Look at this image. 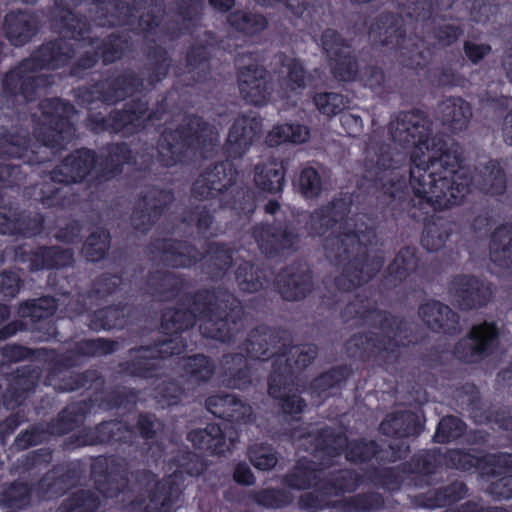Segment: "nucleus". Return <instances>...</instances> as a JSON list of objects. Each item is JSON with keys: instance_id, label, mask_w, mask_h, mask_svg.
Masks as SVG:
<instances>
[{"instance_id": "48", "label": "nucleus", "mask_w": 512, "mask_h": 512, "mask_svg": "<svg viewBox=\"0 0 512 512\" xmlns=\"http://www.w3.org/2000/svg\"><path fill=\"white\" fill-rule=\"evenodd\" d=\"M304 506H307V507H322V505H320L318 503H305Z\"/></svg>"}, {"instance_id": "28", "label": "nucleus", "mask_w": 512, "mask_h": 512, "mask_svg": "<svg viewBox=\"0 0 512 512\" xmlns=\"http://www.w3.org/2000/svg\"><path fill=\"white\" fill-rule=\"evenodd\" d=\"M188 372L197 379H207L212 374L209 360L203 355H197L186 361Z\"/></svg>"}, {"instance_id": "26", "label": "nucleus", "mask_w": 512, "mask_h": 512, "mask_svg": "<svg viewBox=\"0 0 512 512\" xmlns=\"http://www.w3.org/2000/svg\"><path fill=\"white\" fill-rule=\"evenodd\" d=\"M250 460L259 470H269L276 465L277 458L272 449L266 446L256 447L250 450Z\"/></svg>"}, {"instance_id": "46", "label": "nucleus", "mask_w": 512, "mask_h": 512, "mask_svg": "<svg viewBox=\"0 0 512 512\" xmlns=\"http://www.w3.org/2000/svg\"><path fill=\"white\" fill-rule=\"evenodd\" d=\"M402 266H403V268H405V265H403V257H402V256H400V257H398V258L395 260V262H394V264L392 265V268H391V269H392L393 271L395 270V272H396V273L401 274V273L399 272V269H400Z\"/></svg>"}, {"instance_id": "53", "label": "nucleus", "mask_w": 512, "mask_h": 512, "mask_svg": "<svg viewBox=\"0 0 512 512\" xmlns=\"http://www.w3.org/2000/svg\"><path fill=\"white\" fill-rule=\"evenodd\" d=\"M111 60H112V58H111V57H109L108 55H106V56L104 57V61H107V62H108V61H111Z\"/></svg>"}, {"instance_id": "5", "label": "nucleus", "mask_w": 512, "mask_h": 512, "mask_svg": "<svg viewBox=\"0 0 512 512\" xmlns=\"http://www.w3.org/2000/svg\"><path fill=\"white\" fill-rule=\"evenodd\" d=\"M239 89L247 101L259 105L269 96L265 71L262 68L248 67L240 72Z\"/></svg>"}, {"instance_id": "59", "label": "nucleus", "mask_w": 512, "mask_h": 512, "mask_svg": "<svg viewBox=\"0 0 512 512\" xmlns=\"http://www.w3.org/2000/svg\"><path fill=\"white\" fill-rule=\"evenodd\" d=\"M183 327H184V325L179 324V325H178V327H177V329H182Z\"/></svg>"}, {"instance_id": "29", "label": "nucleus", "mask_w": 512, "mask_h": 512, "mask_svg": "<svg viewBox=\"0 0 512 512\" xmlns=\"http://www.w3.org/2000/svg\"><path fill=\"white\" fill-rule=\"evenodd\" d=\"M291 356L297 357V359L294 360V363H287V366L292 369L294 366L296 368H303L308 363L311 362L312 359L316 356V348L311 345H303L299 347H294L290 351Z\"/></svg>"}, {"instance_id": "20", "label": "nucleus", "mask_w": 512, "mask_h": 512, "mask_svg": "<svg viewBox=\"0 0 512 512\" xmlns=\"http://www.w3.org/2000/svg\"><path fill=\"white\" fill-rule=\"evenodd\" d=\"M229 21L236 29L248 34H253L266 27V20L259 15L247 14L244 12L235 13L230 16Z\"/></svg>"}, {"instance_id": "56", "label": "nucleus", "mask_w": 512, "mask_h": 512, "mask_svg": "<svg viewBox=\"0 0 512 512\" xmlns=\"http://www.w3.org/2000/svg\"><path fill=\"white\" fill-rule=\"evenodd\" d=\"M180 316H181V315H180L179 313H177V314H176V320H175L176 322H179V320H180Z\"/></svg>"}, {"instance_id": "16", "label": "nucleus", "mask_w": 512, "mask_h": 512, "mask_svg": "<svg viewBox=\"0 0 512 512\" xmlns=\"http://www.w3.org/2000/svg\"><path fill=\"white\" fill-rule=\"evenodd\" d=\"M284 181V170L281 164L271 162L265 167H257L255 182L263 191L277 193L281 191Z\"/></svg>"}, {"instance_id": "25", "label": "nucleus", "mask_w": 512, "mask_h": 512, "mask_svg": "<svg viewBox=\"0 0 512 512\" xmlns=\"http://www.w3.org/2000/svg\"><path fill=\"white\" fill-rule=\"evenodd\" d=\"M97 505V500L92 494L81 492L69 499L62 509L64 512H93Z\"/></svg>"}, {"instance_id": "38", "label": "nucleus", "mask_w": 512, "mask_h": 512, "mask_svg": "<svg viewBox=\"0 0 512 512\" xmlns=\"http://www.w3.org/2000/svg\"><path fill=\"white\" fill-rule=\"evenodd\" d=\"M139 424H140V429H141V433L143 434V436L146 438H151L153 436V434L155 433V429H154L155 423H153L147 417H142Z\"/></svg>"}, {"instance_id": "44", "label": "nucleus", "mask_w": 512, "mask_h": 512, "mask_svg": "<svg viewBox=\"0 0 512 512\" xmlns=\"http://www.w3.org/2000/svg\"><path fill=\"white\" fill-rule=\"evenodd\" d=\"M207 325H208V321L200 325V329L203 331L204 335L211 337V338H216L219 340L224 339V337L222 335H220L219 333L208 332Z\"/></svg>"}, {"instance_id": "18", "label": "nucleus", "mask_w": 512, "mask_h": 512, "mask_svg": "<svg viewBox=\"0 0 512 512\" xmlns=\"http://www.w3.org/2000/svg\"><path fill=\"white\" fill-rule=\"evenodd\" d=\"M94 155L89 150H81L66 160L63 169L71 170L70 180L73 182L84 178L94 166Z\"/></svg>"}, {"instance_id": "54", "label": "nucleus", "mask_w": 512, "mask_h": 512, "mask_svg": "<svg viewBox=\"0 0 512 512\" xmlns=\"http://www.w3.org/2000/svg\"><path fill=\"white\" fill-rule=\"evenodd\" d=\"M506 484H510L512 482V478H507V479H504Z\"/></svg>"}, {"instance_id": "6", "label": "nucleus", "mask_w": 512, "mask_h": 512, "mask_svg": "<svg viewBox=\"0 0 512 512\" xmlns=\"http://www.w3.org/2000/svg\"><path fill=\"white\" fill-rule=\"evenodd\" d=\"M260 130V123L255 118L237 119L228 135L227 150L235 156L243 154L253 142Z\"/></svg>"}, {"instance_id": "10", "label": "nucleus", "mask_w": 512, "mask_h": 512, "mask_svg": "<svg viewBox=\"0 0 512 512\" xmlns=\"http://www.w3.org/2000/svg\"><path fill=\"white\" fill-rule=\"evenodd\" d=\"M419 314L423 321L433 330L451 329L456 322V315L451 309L436 301L421 306Z\"/></svg>"}, {"instance_id": "27", "label": "nucleus", "mask_w": 512, "mask_h": 512, "mask_svg": "<svg viewBox=\"0 0 512 512\" xmlns=\"http://www.w3.org/2000/svg\"><path fill=\"white\" fill-rule=\"evenodd\" d=\"M333 208H327L319 212L314 213L310 219V230L317 235L325 234L329 226L334 230L336 226V220L331 217Z\"/></svg>"}, {"instance_id": "24", "label": "nucleus", "mask_w": 512, "mask_h": 512, "mask_svg": "<svg viewBox=\"0 0 512 512\" xmlns=\"http://www.w3.org/2000/svg\"><path fill=\"white\" fill-rule=\"evenodd\" d=\"M299 188L306 198H314L320 193L321 182L314 169L306 168L301 172Z\"/></svg>"}, {"instance_id": "9", "label": "nucleus", "mask_w": 512, "mask_h": 512, "mask_svg": "<svg viewBox=\"0 0 512 512\" xmlns=\"http://www.w3.org/2000/svg\"><path fill=\"white\" fill-rule=\"evenodd\" d=\"M207 407L214 415L227 417L233 421H241L250 414L251 408L238 401L233 395L212 397L207 401Z\"/></svg>"}, {"instance_id": "51", "label": "nucleus", "mask_w": 512, "mask_h": 512, "mask_svg": "<svg viewBox=\"0 0 512 512\" xmlns=\"http://www.w3.org/2000/svg\"><path fill=\"white\" fill-rule=\"evenodd\" d=\"M101 343H102V340H96V341H93V344H94V345H96V346H98V345H99V344H101Z\"/></svg>"}, {"instance_id": "8", "label": "nucleus", "mask_w": 512, "mask_h": 512, "mask_svg": "<svg viewBox=\"0 0 512 512\" xmlns=\"http://www.w3.org/2000/svg\"><path fill=\"white\" fill-rule=\"evenodd\" d=\"M441 112L443 121L455 132L466 129L472 116L469 103L460 98L444 101L441 105Z\"/></svg>"}, {"instance_id": "4", "label": "nucleus", "mask_w": 512, "mask_h": 512, "mask_svg": "<svg viewBox=\"0 0 512 512\" xmlns=\"http://www.w3.org/2000/svg\"><path fill=\"white\" fill-rule=\"evenodd\" d=\"M451 291L455 301L463 309L483 305L491 296L490 287L473 277H458L452 284Z\"/></svg>"}, {"instance_id": "57", "label": "nucleus", "mask_w": 512, "mask_h": 512, "mask_svg": "<svg viewBox=\"0 0 512 512\" xmlns=\"http://www.w3.org/2000/svg\"><path fill=\"white\" fill-rule=\"evenodd\" d=\"M5 277H6V275H1L0 276V283H3V280H4Z\"/></svg>"}, {"instance_id": "40", "label": "nucleus", "mask_w": 512, "mask_h": 512, "mask_svg": "<svg viewBox=\"0 0 512 512\" xmlns=\"http://www.w3.org/2000/svg\"><path fill=\"white\" fill-rule=\"evenodd\" d=\"M503 135L505 141L512 145V111L508 114L504 121Z\"/></svg>"}, {"instance_id": "14", "label": "nucleus", "mask_w": 512, "mask_h": 512, "mask_svg": "<svg viewBox=\"0 0 512 512\" xmlns=\"http://www.w3.org/2000/svg\"><path fill=\"white\" fill-rule=\"evenodd\" d=\"M283 382L282 375H272L269 380V394L282 401V408L286 413L302 411L303 401L298 395L291 393V388Z\"/></svg>"}, {"instance_id": "19", "label": "nucleus", "mask_w": 512, "mask_h": 512, "mask_svg": "<svg viewBox=\"0 0 512 512\" xmlns=\"http://www.w3.org/2000/svg\"><path fill=\"white\" fill-rule=\"evenodd\" d=\"M255 239L261 251L266 254L274 250L285 249L292 246V240L289 235L278 236L272 233L270 228H257L255 230Z\"/></svg>"}, {"instance_id": "31", "label": "nucleus", "mask_w": 512, "mask_h": 512, "mask_svg": "<svg viewBox=\"0 0 512 512\" xmlns=\"http://www.w3.org/2000/svg\"><path fill=\"white\" fill-rule=\"evenodd\" d=\"M42 108L43 113L48 116H53L54 114L59 117L68 116L71 111V107L60 100H50L43 104Z\"/></svg>"}, {"instance_id": "12", "label": "nucleus", "mask_w": 512, "mask_h": 512, "mask_svg": "<svg viewBox=\"0 0 512 512\" xmlns=\"http://www.w3.org/2000/svg\"><path fill=\"white\" fill-rule=\"evenodd\" d=\"M281 73L287 75L283 85L288 98L299 94L300 90L308 85L317 86L312 76H304L302 65L294 59L287 60L282 67Z\"/></svg>"}, {"instance_id": "41", "label": "nucleus", "mask_w": 512, "mask_h": 512, "mask_svg": "<svg viewBox=\"0 0 512 512\" xmlns=\"http://www.w3.org/2000/svg\"><path fill=\"white\" fill-rule=\"evenodd\" d=\"M210 3L215 9L226 11L233 6L234 0H210Z\"/></svg>"}, {"instance_id": "35", "label": "nucleus", "mask_w": 512, "mask_h": 512, "mask_svg": "<svg viewBox=\"0 0 512 512\" xmlns=\"http://www.w3.org/2000/svg\"><path fill=\"white\" fill-rule=\"evenodd\" d=\"M259 501L266 505L271 507H281L285 504L284 501L278 499V492L274 490H269L263 493V495L259 498Z\"/></svg>"}, {"instance_id": "22", "label": "nucleus", "mask_w": 512, "mask_h": 512, "mask_svg": "<svg viewBox=\"0 0 512 512\" xmlns=\"http://www.w3.org/2000/svg\"><path fill=\"white\" fill-rule=\"evenodd\" d=\"M464 423L456 417L443 418L437 428L435 440L437 442H447L458 438L464 432Z\"/></svg>"}, {"instance_id": "43", "label": "nucleus", "mask_w": 512, "mask_h": 512, "mask_svg": "<svg viewBox=\"0 0 512 512\" xmlns=\"http://www.w3.org/2000/svg\"><path fill=\"white\" fill-rule=\"evenodd\" d=\"M303 476H304L305 480L294 479L295 476H292L289 479L290 485L292 487H295V488H298V489H304V488L308 487V484H307V481H306V478H307L306 473H303Z\"/></svg>"}, {"instance_id": "2", "label": "nucleus", "mask_w": 512, "mask_h": 512, "mask_svg": "<svg viewBox=\"0 0 512 512\" xmlns=\"http://www.w3.org/2000/svg\"><path fill=\"white\" fill-rule=\"evenodd\" d=\"M497 335V329L493 324L475 326L469 337L457 344L455 353L463 361L474 362L495 348Z\"/></svg>"}, {"instance_id": "42", "label": "nucleus", "mask_w": 512, "mask_h": 512, "mask_svg": "<svg viewBox=\"0 0 512 512\" xmlns=\"http://www.w3.org/2000/svg\"><path fill=\"white\" fill-rule=\"evenodd\" d=\"M36 307L37 308H44V307H46L47 310H48L46 312V315L52 314L54 312V309H55L54 301L52 299H48V298L39 300L37 302V304H34V309H36Z\"/></svg>"}, {"instance_id": "47", "label": "nucleus", "mask_w": 512, "mask_h": 512, "mask_svg": "<svg viewBox=\"0 0 512 512\" xmlns=\"http://www.w3.org/2000/svg\"><path fill=\"white\" fill-rule=\"evenodd\" d=\"M278 204L276 202H269L267 203V205L265 206V211L267 213H270V214H273L276 212V210L278 209Z\"/></svg>"}, {"instance_id": "3", "label": "nucleus", "mask_w": 512, "mask_h": 512, "mask_svg": "<svg viewBox=\"0 0 512 512\" xmlns=\"http://www.w3.org/2000/svg\"><path fill=\"white\" fill-rule=\"evenodd\" d=\"M322 45L329 57H335L332 63L334 76L342 81L351 80L356 71L355 63L348 57V47L345 46L334 31H326L322 36Z\"/></svg>"}, {"instance_id": "39", "label": "nucleus", "mask_w": 512, "mask_h": 512, "mask_svg": "<svg viewBox=\"0 0 512 512\" xmlns=\"http://www.w3.org/2000/svg\"><path fill=\"white\" fill-rule=\"evenodd\" d=\"M38 443V439L32 432H26L17 438V446L20 448H26L29 445H35Z\"/></svg>"}, {"instance_id": "21", "label": "nucleus", "mask_w": 512, "mask_h": 512, "mask_svg": "<svg viewBox=\"0 0 512 512\" xmlns=\"http://www.w3.org/2000/svg\"><path fill=\"white\" fill-rule=\"evenodd\" d=\"M317 109L327 115H336L347 106V101L342 95L336 93H322L314 97Z\"/></svg>"}, {"instance_id": "15", "label": "nucleus", "mask_w": 512, "mask_h": 512, "mask_svg": "<svg viewBox=\"0 0 512 512\" xmlns=\"http://www.w3.org/2000/svg\"><path fill=\"white\" fill-rule=\"evenodd\" d=\"M309 130L300 124H283L275 126L267 135L266 142L277 146L285 142L303 143L309 138Z\"/></svg>"}, {"instance_id": "49", "label": "nucleus", "mask_w": 512, "mask_h": 512, "mask_svg": "<svg viewBox=\"0 0 512 512\" xmlns=\"http://www.w3.org/2000/svg\"><path fill=\"white\" fill-rule=\"evenodd\" d=\"M350 237H351V236H350L349 234L345 235V238H344V239H341V242H342L343 244H345V245H346V244H347V242L349 241Z\"/></svg>"}, {"instance_id": "36", "label": "nucleus", "mask_w": 512, "mask_h": 512, "mask_svg": "<svg viewBox=\"0 0 512 512\" xmlns=\"http://www.w3.org/2000/svg\"><path fill=\"white\" fill-rule=\"evenodd\" d=\"M505 189V181L502 173L497 170L496 174L493 177V183L489 188H486V192L490 194H498L503 192Z\"/></svg>"}, {"instance_id": "13", "label": "nucleus", "mask_w": 512, "mask_h": 512, "mask_svg": "<svg viewBox=\"0 0 512 512\" xmlns=\"http://www.w3.org/2000/svg\"><path fill=\"white\" fill-rule=\"evenodd\" d=\"M227 432H223L218 424H209L204 430H195L189 433V440L198 447H206L216 453L224 451Z\"/></svg>"}, {"instance_id": "17", "label": "nucleus", "mask_w": 512, "mask_h": 512, "mask_svg": "<svg viewBox=\"0 0 512 512\" xmlns=\"http://www.w3.org/2000/svg\"><path fill=\"white\" fill-rule=\"evenodd\" d=\"M234 171L230 163H222L217 165L213 171L207 173L205 181L208 185L207 192H201L200 194L207 196H215L216 193L221 192L223 189H227L232 185L234 181Z\"/></svg>"}, {"instance_id": "1", "label": "nucleus", "mask_w": 512, "mask_h": 512, "mask_svg": "<svg viewBox=\"0 0 512 512\" xmlns=\"http://www.w3.org/2000/svg\"><path fill=\"white\" fill-rule=\"evenodd\" d=\"M392 137L411 147L410 184L414 193L434 209L459 204L469 188L462 181L464 172L456 171L458 158L443 151L440 140L430 139L427 122L414 113L404 114L391 123Z\"/></svg>"}, {"instance_id": "32", "label": "nucleus", "mask_w": 512, "mask_h": 512, "mask_svg": "<svg viewBox=\"0 0 512 512\" xmlns=\"http://www.w3.org/2000/svg\"><path fill=\"white\" fill-rule=\"evenodd\" d=\"M489 51L490 47L486 45H478L470 42H467L465 45V52L468 58L473 62L482 59Z\"/></svg>"}, {"instance_id": "55", "label": "nucleus", "mask_w": 512, "mask_h": 512, "mask_svg": "<svg viewBox=\"0 0 512 512\" xmlns=\"http://www.w3.org/2000/svg\"><path fill=\"white\" fill-rule=\"evenodd\" d=\"M453 36H454V38H457V37H458V32H457V30H453Z\"/></svg>"}, {"instance_id": "58", "label": "nucleus", "mask_w": 512, "mask_h": 512, "mask_svg": "<svg viewBox=\"0 0 512 512\" xmlns=\"http://www.w3.org/2000/svg\"><path fill=\"white\" fill-rule=\"evenodd\" d=\"M491 473H498V470L493 468V469H491Z\"/></svg>"}, {"instance_id": "37", "label": "nucleus", "mask_w": 512, "mask_h": 512, "mask_svg": "<svg viewBox=\"0 0 512 512\" xmlns=\"http://www.w3.org/2000/svg\"><path fill=\"white\" fill-rule=\"evenodd\" d=\"M280 292H281L282 296L287 300H298L305 296V292H304L303 288L298 287V286L295 288V290H292L289 287L282 288L280 290Z\"/></svg>"}, {"instance_id": "7", "label": "nucleus", "mask_w": 512, "mask_h": 512, "mask_svg": "<svg viewBox=\"0 0 512 512\" xmlns=\"http://www.w3.org/2000/svg\"><path fill=\"white\" fill-rule=\"evenodd\" d=\"M35 25L34 17L27 13H10L6 16L7 36L15 46H21L30 39Z\"/></svg>"}, {"instance_id": "34", "label": "nucleus", "mask_w": 512, "mask_h": 512, "mask_svg": "<svg viewBox=\"0 0 512 512\" xmlns=\"http://www.w3.org/2000/svg\"><path fill=\"white\" fill-rule=\"evenodd\" d=\"M234 479L241 484L250 485L253 483L254 478L251 470L244 464H239L234 472Z\"/></svg>"}, {"instance_id": "52", "label": "nucleus", "mask_w": 512, "mask_h": 512, "mask_svg": "<svg viewBox=\"0 0 512 512\" xmlns=\"http://www.w3.org/2000/svg\"><path fill=\"white\" fill-rule=\"evenodd\" d=\"M326 377H327V376H324V377L320 378L317 382H318V383H323V382L325 381Z\"/></svg>"}, {"instance_id": "23", "label": "nucleus", "mask_w": 512, "mask_h": 512, "mask_svg": "<svg viewBox=\"0 0 512 512\" xmlns=\"http://www.w3.org/2000/svg\"><path fill=\"white\" fill-rule=\"evenodd\" d=\"M193 129L195 130L194 134L187 135L184 138V143L188 146L200 147L205 144L208 139L210 143L218 140V136L213 132L212 128L206 124H201L198 119L193 121Z\"/></svg>"}, {"instance_id": "11", "label": "nucleus", "mask_w": 512, "mask_h": 512, "mask_svg": "<svg viewBox=\"0 0 512 512\" xmlns=\"http://www.w3.org/2000/svg\"><path fill=\"white\" fill-rule=\"evenodd\" d=\"M490 256L498 266L508 267L512 264V227H501L494 233Z\"/></svg>"}, {"instance_id": "45", "label": "nucleus", "mask_w": 512, "mask_h": 512, "mask_svg": "<svg viewBox=\"0 0 512 512\" xmlns=\"http://www.w3.org/2000/svg\"><path fill=\"white\" fill-rule=\"evenodd\" d=\"M494 460L497 461L498 464H512V456L511 455H501L496 457H493Z\"/></svg>"}, {"instance_id": "50", "label": "nucleus", "mask_w": 512, "mask_h": 512, "mask_svg": "<svg viewBox=\"0 0 512 512\" xmlns=\"http://www.w3.org/2000/svg\"><path fill=\"white\" fill-rule=\"evenodd\" d=\"M33 316L41 318L44 316V314H37L36 311H33Z\"/></svg>"}, {"instance_id": "60", "label": "nucleus", "mask_w": 512, "mask_h": 512, "mask_svg": "<svg viewBox=\"0 0 512 512\" xmlns=\"http://www.w3.org/2000/svg\"><path fill=\"white\" fill-rule=\"evenodd\" d=\"M200 187H201V185H200V181H199V182H197V189H199Z\"/></svg>"}, {"instance_id": "30", "label": "nucleus", "mask_w": 512, "mask_h": 512, "mask_svg": "<svg viewBox=\"0 0 512 512\" xmlns=\"http://www.w3.org/2000/svg\"><path fill=\"white\" fill-rule=\"evenodd\" d=\"M107 247V237L104 234L103 239H101L99 242H95V239L92 237L85 245L86 256L89 258V260L96 261L104 256Z\"/></svg>"}, {"instance_id": "33", "label": "nucleus", "mask_w": 512, "mask_h": 512, "mask_svg": "<svg viewBox=\"0 0 512 512\" xmlns=\"http://www.w3.org/2000/svg\"><path fill=\"white\" fill-rule=\"evenodd\" d=\"M363 81L365 85L369 86L372 89H376L383 83L384 75L381 70L371 68L365 72L363 76Z\"/></svg>"}]
</instances>
